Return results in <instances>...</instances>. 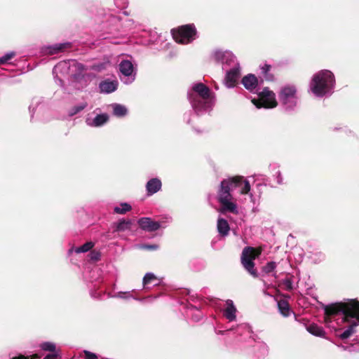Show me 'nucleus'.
<instances>
[{"label": "nucleus", "mask_w": 359, "mask_h": 359, "mask_svg": "<svg viewBox=\"0 0 359 359\" xmlns=\"http://www.w3.org/2000/svg\"><path fill=\"white\" fill-rule=\"evenodd\" d=\"M39 358V357L37 355H34L32 356V359H34V358Z\"/></svg>", "instance_id": "nucleus-41"}, {"label": "nucleus", "mask_w": 359, "mask_h": 359, "mask_svg": "<svg viewBox=\"0 0 359 359\" xmlns=\"http://www.w3.org/2000/svg\"><path fill=\"white\" fill-rule=\"evenodd\" d=\"M13 359H28V358L24 357L22 355H20L18 357L13 358Z\"/></svg>", "instance_id": "nucleus-39"}, {"label": "nucleus", "mask_w": 359, "mask_h": 359, "mask_svg": "<svg viewBox=\"0 0 359 359\" xmlns=\"http://www.w3.org/2000/svg\"><path fill=\"white\" fill-rule=\"evenodd\" d=\"M217 229H218L219 233L221 236H225L228 234V233L230 230V228H229V226H217Z\"/></svg>", "instance_id": "nucleus-31"}, {"label": "nucleus", "mask_w": 359, "mask_h": 359, "mask_svg": "<svg viewBox=\"0 0 359 359\" xmlns=\"http://www.w3.org/2000/svg\"><path fill=\"white\" fill-rule=\"evenodd\" d=\"M238 188L241 194H249L250 185L248 181L244 180L242 177H234L222 181L218 192L219 202L222 205L223 212L238 213L237 205L232 201L230 192Z\"/></svg>", "instance_id": "nucleus-2"}, {"label": "nucleus", "mask_w": 359, "mask_h": 359, "mask_svg": "<svg viewBox=\"0 0 359 359\" xmlns=\"http://www.w3.org/2000/svg\"><path fill=\"white\" fill-rule=\"evenodd\" d=\"M241 75L240 67L238 64L233 66L226 72L225 77V85L227 88H233L236 86Z\"/></svg>", "instance_id": "nucleus-11"}, {"label": "nucleus", "mask_w": 359, "mask_h": 359, "mask_svg": "<svg viewBox=\"0 0 359 359\" xmlns=\"http://www.w3.org/2000/svg\"><path fill=\"white\" fill-rule=\"evenodd\" d=\"M242 83L247 90L253 92L257 87L258 80L254 74H250L243 78Z\"/></svg>", "instance_id": "nucleus-15"}, {"label": "nucleus", "mask_w": 359, "mask_h": 359, "mask_svg": "<svg viewBox=\"0 0 359 359\" xmlns=\"http://www.w3.org/2000/svg\"><path fill=\"white\" fill-rule=\"evenodd\" d=\"M188 97L197 114L211 109L215 102L214 96L210 88L202 83L193 85L191 90L188 93Z\"/></svg>", "instance_id": "nucleus-3"}, {"label": "nucleus", "mask_w": 359, "mask_h": 359, "mask_svg": "<svg viewBox=\"0 0 359 359\" xmlns=\"http://www.w3.org/2000/svg\"><path fill=\"white\" fill-rule=\"evenodd\" d=\"M217 224H228V222L225 219L219 218L217 220Z\"/></svg>", "instance_id": "nucleus-36"}, {"label": "nucleus", "mask_w": 359, "mask_h": 359, "mask_svg": "<svg viewBox=\"0 0 359 359\" xmlns=\"http://www.w3.org/2000/svg\"><path fill=\"white\" fill-rule=\"evenodd\" d=\"M278 309L280 313L284 316H288L290 313V309L288 303L285 300H280L278 302Z\"/></svg>", "instance_id": "nucleus-22"}, {"label": "nucleus", "mask_w": 359, "mask_h": 359, "mask_svg": "<svg viewBox=\"0 0 359 359\" xmlns=\"http://www.w3.org/2000/svg\"><path fill=\"white\" fill-rule=\"evenodd\" d=\"M123 226H124L118 225V230H123Z\"/></svg>", "instance_id": "nucleus-40"}, {"label": "nucleus", "mask_w": 359, "mask_h": 359, "mask_svg": "<svg viewBox=\"0 0 359 359\" xmlns=\"http://www.w3.org/2000/svg\"><path fill=\"white\" fill-rule=\"evenodd\" d=\"M261 254V249L252 247H245L242 252L241 260L243 267L253 277H257V272L255 269L254 260Z\"/></svg>", "instance_id": "nucleus-5"}, {"label": "nucleus", "mask_w": 359, "mask_h": 359, "mask_svg": "<svg viewBox=\"0 0 359 359\" xmlns=\"http://www.w3.org/2000/svg\"><path fill=\"white\" fill-rule=\"evenodd\" d=\"M90 259L97 261L100 257V253L99 252L93 251L90 254Z\"/></svg>", "instance_id": "nucleus-34"}, {"label": "nucleus", "mask_w": 359, "mask_h": 359, "mask_svg": "<svg viewBox=\"0 0 359 359\" xmlns=\"http://www.w3.org/2000/svg\"><path fill=\"white\" fill-rule=\"evenodd\" d=\"M142 230L145 231H156L161 226H141Z\"/></svg>", "instance_id": "nucleus-33"}, {"label": "nucleus", "mask_w": 359, "mask_h": 359, "mask_svg": "<svg viewBox=\"0 0 359 359\" xmlns=\"http://www.w3.org/2000/svg\"><path fill=\"white\" fill-rule=\"evenodd\" d=\"M86 359H96L97 356L95 353L85 351Z\"/></svg>", "instance_id": "nucleus-35"}, {"label": "nucleus", "mask_w": 359, "mask_h": 359, "mask_svg": "<svg viewBox=\"0 0 359 359\" xmlns=\"http://www.w3.org/2000/svg\"><path fill=\"white\" fill-rule=\"evenodd\" d=\"M325 322L330 327L336 329L346 323H350L348 327L339 335L342 339L350 337L359 325V302L356 299H346L327 306L325 308Z\"/></svg>", "instance_id": "nucleus-1"}, {"label": "nucleus", "mask_w": 359, "mask_h": 359, "mask_svg": "<svg viewBox=\"0 0 359 359\" xmlns=\"http://www.w3.org/2000/svg\"><path fill=\"white\" fill-rule=\"evenodd\" d=\"M306 330L309 333L316 337H323L325 334L323 329L316 324L309 325L306 327Z\"/></svg>", "instance_id": "nucleus-20"}, {"label": "nucleus", "mask_w": 359, "mask_h": 359, "mask_svg": "<svg viewBox=\"0 0 359 359\" xmlns=\"http://www.w3.org/2000/svg\"><path fill=\"white\" fill-rule=\"evenodd\" d=\"M118 82L116 81H104L100 83L99 88L102 93H111L117 89Z\"/></svg>", "instance_id": "nucleus-16"}, {"label": "nucleus", "mask_w": 359, "mask_h": 359, "mask_svg": "<svg viewBox=\"0 0 359 359\" xmlns=\"http://www.w3.org/2000/svg\"><path fill=\"white\" fill-rule=\"evenodd\" d=\"M279 99L285 109H292L297 104V89L294 86L287 85L283 87L279 93Z\"/></svg>", "instance_id": "nucleus-6"}, {"label": "nucleus", "mask_w": 359, "mask_h": 359, "mask_svg": "<svg viewBox=\"0 0 359 359\" xmlns=\"http://www.w3.org/2000/svg\"><path fill=\"white\" fill-rule=\"evenodd\" d=\"M86 106H87L86 103H81L77 106H75L69 111V116H74V115L76 114L79 111L84 109L86 107Z\"/></svg>", "instance_id": "nucleus-28"}, {"label": "nucleus", "mask_w": 359, "mask_h": 359, "mask_svg": "<svg viewBox=\"0 0 359 359\" xmlns=\"http://www.w3.org/2000/svg\"><path fill=\"white\" fill-rule=\"evenodd\" d=\"M118 224H120V225H122V224H131L130 222L129 221H121V222H119V223Z\"/></svg>", "instance_id": "nucleus-38"}, {"label": "nucleus", "mask_w": 359, "mask_h": 359, "mask_svg": "<svg viewBox=\"0 0 359 359\" xmlns=\"http://www.w3.org/2000/svg\"><path fill=\"white\" fill-rule=\"evenodd\" d=\"M112 107L114 114L116 115V116H123L127 114L126 107L121 104H115L112 106Z\"/></svg>", "instance_id": "nucleus-23"}, {"label": "nucleus", "mask_w": 359, "mask_h": 359, "mask_svg": "<svg viewBox=\"0 0 359 359\" xmlns=\"http://www.w3.org/2000/svg\"><path fill=\"white\" fill-rule=\"evenodd\" d=\"M143 248L145 249H149V250L156 249V247L154 245H144V246H143Z\"/></svg>", "instance_id": "nucleus-37"}, {"label": "nucleus", "mask_w": 359, "mask_h": 359, "mask_svg": "<svg viewBox=\"0 0 359 359\" xmlns=\"http://www.w3.org/2000/svg\"><path fill=\"white\" fill-rule=\"evenodd\" d=\"M67 45L68 43H59L54 46H50L46 47L44 51L48 54L53 55L62 50Z\"/></svg>", "instance_id": "nucleus-21"}, {"label": "nucleus", "mask_w": 359, "mask_h": 359, "mask_svg": "<svg viewBox=\"0 0 359 359\" xmlns=\"http://www.w3.org/2000/svg\"><path fill=\"white\" fill-rule=\"evenodd\" d=\"M212 57L216 62L226 64L229 66L231 65L233 67L236 65V64H238L235 55L229 50H215L212 53Z\"/></svg>", "instance_id": "nucleus-10"}, {"label": "nucleus", "mask_w": 359, "mask_h": 359, "mask_svg": "<svg viewBox=\"0 0 359 359\" xmlns=\"http://www.w3.org/2000/svg\"><path fill=\"white\" fill-rule=\"evenodd\" d=\"M149 195H152L158 191L161 188V182L157 178H153L148 181L146 185Z\"/></svg>", "instance_id": "nucleus-17"}, {"label": "nucleus", "mask_w": 359, "mask_h": 359, "mask_svg": "<svg viewBox=\"0 0 359 359\" xmlns=\"http://www.w3.org/2000/svg\"><path fill=\"white\" fill-rule=\"evenodd\" d=\"M290 289H292L291 283H290V286H288Z\"/></svg>", "instance_id": "nucleus-43"}, {"label": "nucleus", "mask_w": 359, "mask_h": 359, "mask_svg": "<svg viewBox=\"0 0 359 359\" xmlns=\"http://www.w3.org/2000/svg\"><path fill=\"white\" fill-rule=\"evenodd\" d=\"M156 281H157V278L154 273H146V275L144 277L143 284H144V286L145 287V286H147L151 283H153L154 282H156Z\"/></svg>", "instance_id": "nucleus-26"}, {"label": "nucleus", "mask_w": 359, "mask_h": 359, "mask_svg": "<svg viewBox=\"0 0 359 359\" xmlns=\"http://www.w3.org/2000/svg\"><path fill=\"white\" fill-rule=\"evenodd\" d=\"M14 52H9L5 54L4 56L0 57V65L6 63L8 60L15 56Z\"/></svg>", "instance_id": "nucleus-29"}, {"label": "nucleus", "mask_w": 359, "mask_h": 359, "mask_svg": "<svg viewBox=\"0 0 359 359\" xmlns=\"http://www.w3.org/2000/svg\"><path fill=\"white\" fill-rule=\"evenodd\" d=\"M259 98L252 100V102L257 108L264 107L267 109L274 108L277 106L275 93L268 88H264L258 93Z\"/></svg>", "instance_id": "nucleus-8"}, {"label": "nucleus", "mask_w": 359, "mask_h": 359, "mask_svg": "<svg viewBox=\"0 0 359 359\" xmlns=\"http://www.w3.org/2000/svg\"><path fill=\"white\" fill-rule=\"evenodd\" d=\"M131 206L127 203L120 204L118 206L114 208V212L118 214H124L130 210Z\"/></svg>", "instance_id": "nucleus-24"}, {"label": "nucleus", "mask_w": 359, "mask_h": 359, "mask_svg": "<svg viewBox=\"0 0 359 359\" xmlns=\"http://www.w3.org/2000/svg\"><path fill=\"white\" fill-rule=\"evenodd\" d=\"M334 85V74L329 70H321L313 75L310 89L316 96L323 97L332 93Z\"/></svg>", "instance_id": "nucleus-4"}, {"label": "nucleus", "mask_w": 359, "mask_h": 359, "mask_svg": "<svg viewBox=\"0 0 359 359\" xmlns=\"http://www.w3.org/2000/svg\"><path fill=\"white\" fill-rule=\"evenodd\" d=\"M81 67L82 65L77 63L75 60L62 61L55 66L53 68V73H69L71 67L81 69Z\"/></svg>", "instance_id": "nucleus-12"}, {"label": "nucleus", "mask_w": 359, "mask_h": 359, "mask_svg": "<svg viewBox=\"0 0 359 359\" xmlns=\"http://www.w3.org/2000/svg\"><path fill=\"white\" fill-rule=\"evenodd\" d=\"M273 170H274V177L276 179V183L278 184H280L282 183V177L280 170L278 169V168L274 165Z\"/></svg>", "instance_id": "nucleus-30"}, {"label": "nucleus", "mask_w": 359, "mask_h": 359, "mask_svg": "<svg viewBox=\"0 0 359 359\" xmlns=\"http://www.w3.org/2000/svg\"><path fill=\"white\" fill-rule=\"evenodd\" d=\"M94 243L93 242H87L81 247L76 248L74 252L76 253L86 252L93 248Z\"/></svg>", "instance_id": "nucleus-25"}, {"label": "nucleus", "mask_w": 359, "mask_h": 359, "mask_svg": "<svg viewBox=\"0 0 359 359\" xmlns=\"http://www.w3.org/2000/svg\"><path fill=\"white\" fill-rule=\"evenodd\" d=\"M276 266V265L275 262H269L264 267V271L266 273H270V272L273 271L275 269Z\"/></svg>", "instance_id": "nucleus-32"}, {"label": "nucleus", "mask_w": 359, "mask_h": 359, "mask_svg": "<svg viewBox=\"0 0 359 359\" xmlns=\"http://www.w3.org/2000/svg\"><path fill=\"white\" fill-rule=\"evenodd\" d=\"M121 80L126 84L133 83L135 79V73L132 62L129 60H123L119 65Z\"/></svg>", "instance_id": "nucleus-9"}, {"label": "nucleus", "mask_w": 359, "mask_h": 359, "mask_svg": "<svg viewBox=\"0 0 359 359\" xmlns=\"http://www.w3.org/2000/svg\"><path fill=\"white\" fill-rule=\"evenodd\" d=\"M270 69H271V65H266V64H265L262 67H261L262 72L264 74V78L266 80H268V81L273 80L272 75L268 74V72H269Z\"/></svg>", "instance_id": "nucleus-27"}, {"label": "nucleus", "mask_w": 359, "mask_h": 359, "mask_svg": "<svg viewBox=\"0 0 359 359\" xmlns=\"http://www.w3.org/2000/svg\"><path fill=\"white\" fill-rule=\"evenodd\" d=\"M108 116L105 114H97L95 118L88 117L86 122L88 126L91 127H100L104 125L108 121Z\"/></svg>", "instance_id": "nucleus-14"}, {"label": "nucleus", "mask_w": 359, "mask_h": 359, "mask_svg": "<svg viewBox=\"0 0 359 359\" xmlns=\"http://www.w3.org/2000/svg\"><path fill=\"white\" fill-rule=\"evenodd\" d=\"M102 68H104V67H102H102H97V69L98 70H100V69H102Z\"/></svg>", "instance_id": "nucleus-42"}, {"label": "nucleus", "mask_w": 359, "mask_h": 359, "mask_svg": "<svg viewBox=\"0 0 359 359\" xmlns=\"http://www.w3.org/2000/svg\"><path fill=\"white\" fill-rule=\"evenodd\" d=\"M196 31L192 25H186L172 30V37L177 43L187 44L195 39Z\"/></svg>", "instance_id": "nucleus-7"}, {"label": "nucleus", "mask_w": 359, "mask_h": 359, "mask_svg": "<svg viewBox=\"0 0 359 359\" xmlns=\"http://www.w3.org/2000/svg\"><path fill=\"white\" fill-rule=\"evenodd\" d=\"M226 307L224 311V316H226V318L227 319L232 321V320H235V318H236V309L235 306L233 305V302L232 300H230V299L227 300L226 302Z\"/></svg>", "instance_id": "nucleus-18"}, {"label": "nucleus", "mask_w": 359, "mask_h": 359, "mask_svg": "<svg viewBox=\"0 0 359 359\" xmlns=\"http://www.w3.org/2000/svg\"><path fill=\"white\" fill-rule=\"evenodd\" d=\"M172 222V217L170 215H165L161 216L156 220H152L149 217H142L138 220L137 224H163L165 223H170Z\"/></svg>", "instance_id": "nucleus-13"}, {"label": "nucleus", "mask_w": 359, "mask_h": 359, "mask_svg": "<svg viewBox=\"0 0 359 359\" xmlns=\"http://www.w3.org/2000/svg\"><path fill=\"white\" fill-rule=\"evenodd\" d=\"M41 348L44 351H53L54 353L48 355L44 359H55L58 355V353L55 352V345L52 342H44L41 344Z\"/></svg>", "instance_id": "nucleus-19"}]
</instances>
